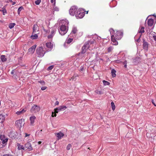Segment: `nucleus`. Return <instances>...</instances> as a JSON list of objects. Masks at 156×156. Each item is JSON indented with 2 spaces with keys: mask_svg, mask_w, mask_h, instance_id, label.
I'll return each instance as SVG.
<instances>
[{
  "mask_svg": "<svg viewBox=\"0 0 156 156\" xmlns=\"http://www.w3.org/2000/svg\"><path fill=\"white\" fill-rule=\"evenodd\" d=\"M61 23L62 24L58 29V31L61 35H63L67 31L69 23L68 20H62L61 21Z\"/></svg>",
  "mask_w": 156,
  "mask_h": 156,
  "instance_id": "1",
  "label": "nucleus"
},
{
  "mask_svg": "<svg viewBox=\"0 0 156 156\" xmlns=\"http://www.w3.org/2000/svg\"><path fill=\"white\" fill-rule=\"evenodd\" d=\"M66 108L67 107L66 106L63 105L61 106L55 108L54 109L55 114L54 115V113L52 112L51 116L52 117H56V113H57L59 112L64 111L66 109Z\"/></svg>",
  "mask_w": 156,
  "mask_h": 156,
  "instance_id": "2",
  "label": "nucleus"
},
{
  "mask_svg": "<svg viewBox=\"0 0 156 156\" xmlns=\"http://www.w3.org/2000/svg\"><path fill=\"white\" fill-rule=\"evenodd\" d=\"M110 34L111 36V40L112 43L114 45H117L118 43L117 41L116 40V38L115 37L114 35L113 34L115 31L112 29H111L109 30Z\"/></svg>",
  "mask_w": 156,
  "mask_h": 156,
  "instance_id": "3",
  "label": "nucleus"
},
{
  "mask_svg": "<svg viewBox=\"0 0 156 156\" xmlns=\"http://www.w3.org/2000/svg\"><path fill=\"white\" fill-rule=\"evenodd\" d=\"M36 52L38 57H42L44 56L45 53L43 48L41 47L37 48L36 50Z\"/></svg>",
  "mask_w": 156,
  "mask_h": 156,
  "instance_id": "4",
  "label": "nucleus"
},
{
  "mask_svg": "<svg viewBox=\"0 0 156 156\" xmlns=\"http://www.w3.org/2000/svg\"><path fill=\"white\" fill-rule=\"evenodd\" d=\"M75 16L77 18H82L84 15V12L82 9H79L77 10Z\"/></svg>",
  "mask_w": 156,
  "mask_h": 156,
  "instance_id": "5",
  "label": "nucleus"
},
{
  "mask_svg": "<svg viewBox=\"0 0 156 156\" xmlns=\"http://www.w3.org/2000/svg\"><path fill=\"white\" fill-rule=\"evenodd\" d=\"M115 36V37L116 39H120L122 36V32L121 31H115L114 33L113 34Z\"/></svg>",
  "mask_w": 156,
  "mask_h": 156,
  "instance_id": "6",
  "label": "nucleus"
},
{
  "mask_svg": "<svg viewBox=\"0 0 156 156\" xmlns=\"http://www.w3.org/2000/svg\"><path fill=\"white\" fill-rule=\"evenodd\" d=\"M15 124L16 126L19 128H21L24 124V120L23 119L17 120L16 121Z\"/></svg>",
  "mask_w": 156,
  "mask_h": 156,
  "instance_id": "7",
  "label": "nucleus"
},
{
  "mask_svg": "<svg viewBox=\"0 0 156 156\" xmlns=\"http://www.w3.org/2000/svg\"><path fill=\"white\" fill-rule=\"evenodd\" d=\"M40 110V107L36 105H34L32 106L30 109V111L33 113H35L38 112Z\"/></svg>",
  "mask_w": 156,
  "mask_h": 156,
  "instance_id": "8",
  "label": "nucleus"
},
{
  "mask_svg": "<svg viewBox=\"0 0 156 156\" xmlns=\"http://www.w3.org/2000/svg\"><path fill=\"white\" fill-rule=\"evenodd\" d=\"M31 140H28L27 142L25 144L24 147L25 150H28V151H31L33 150V148L31 144L29 142Z\"/></svg>",
  "mask_w": 156,
  "mask_h": 156,
  "instance_id": "9",
  "label": "nucleus"
},
{
  "mask_svg": "<svg viewBox=\"0 0 156 156\" xmlns=\"http://www.w3.org/2000/svg\"><path fill=\"white\" fill-rule=\"evenodd\" d=\"M89 43L91 44V42H90V41L86 44H85L82 47L81 53L82 54L85 53L86 52V50L89 48Z\"/></svg>",
  "mask_w": 156,
  "mask_h": 156,
  "instance_id": "10",
  "label": "nucleus"
},
{
  "mask_svg": "<svg viewBox=\"0 0 156 156\" xmlns=\"http://www.w3.org/2000/svg\"><path fill=\"white\" fill-rule=\"evenodd\" d=\"M77 10V8L75 6H73L71 7L69 10V13L72 16H74L76 14V12Z\"/></svg>",
  "mask_w": 156,
  "mask_h": 156,
  "instance_id": "11",
  "label": "nucleus"
},
{
  "mask_svg": "<svg viewBox=\"0 0 156 156\" xmlns=\"http://www.w3.org/2000/svg\"><path fill=\"white\" fill-rule=\"evenodd\" d=\"M36 47L37 45L36 44H35L30 48L28 50L27 54H30L34 53Z\"/></svg>",
  "mask_w": 156,
  "mask_h": 156,
  "instance_id": "12",
  "label": "nucleus"
},
{
  "mask_svg": "<svg viewBox=\"0 0 156 156\" xmlns=\"http://www.w3.org/2000/svg\"><path fill=\"white\" fill-rule=\"evenodd\" d=\"M39 26H38L37 25L35 24L34 25L33 28V34L34 33H36L37 32H38V34H39Z\"/></svg>",
  "mask_w": 156,
  "mask_h": 156,
  "instance_id": "13",
  "label": "nucleus"
},
{
  "mask_svg": "<svg viewBox=\"0 0 156 156\" xmlns=\"http://www.w3.org/2000/svg\"><path fill=\"white\" fill-rule=\"evenodd\" d=\"M55 135L58 138V140H59L63 137L64 134L63 133L60 132L58 133H56Z\"/></svg>",
  "mask_w": 156,
  "mask_h": 156,
  "instance_id": "14",
  "label": "nucleus"
},
{
  "mask_svg": "<svg viewBox=\"0 0 156 156\" xmlns=\"http://www.w3.org/2000/svg\"><path fill=\"white\" fill-rule=\"evenodd\" d=\"M140 61V58L137 56L135 58L133 59V63L134 65H136L139 63Z\"/></svg>",
  "mask_w": 156,
  "mask_h": 156,
  "instance_id": "15",
  "label": "nucleus"
},
{
  "mask_svg": "<svg viewBox=\"0 0 156 156\" xmlns=\"http://www.w3.org/2000/svg\"><path fill=\"white\" fill-rule=\"evenodd\" d=\"M26 111V109H23L21 110H20L19 111H17L16 113V114L18 115H20L21 114H22L24 113Z\"/></svg>",
  "mask_w": 156,
  "mask_h": 156,
  "instance_id": "16",
  "label": "nucleus"
},
{
  "mask_svg": "<svg viewBox=\"0 0 156 156\" xmlns=\"http://www.w3.org/2000/svg\"><path fill=\"white\" fill-rule=\"evenodd\" d=\"M43 22L41 20H39L36 23V24L39 27H43Z\"/></svg>",
  "mask_w": 156,
  "mask_h": 156,
  "instance_id": "17",
  "label": "nucleus"
},
{
  "mask_svg": "<svg viewBox=\"0 0 156 156\" xmlns=\"http://www.w3.org/2000/svg\"><path fill=\"white\" fill-rule=\"evenodd\" d=\"M148 44L145 41H144L143 42V47L144 49L146 51H147L148 50Z\"/></svg>",
  "mask_w": 156,
  "mask_h": 156,
  "instance_id": "18",
  "label": "nucleus"
},
{
  "mask_svg": "<svg viewBox=\"0 0 156 156\" xmlns=\"http://www.w3.org/2000/svg\"><path fill=\"white\" fill-rule=\"evenodd\" d=\"M55 31L56 30L55 29L53 30H51V34L48 36V38H51L55 34Z\"/></svg>",
  "mask_w": 156,
  "mask_h": 156,
  "instance_id": "19",
  "label": "nucleus"
},
{
  "mask_svg": "<svg viewBox=\"0 0 156 156\" xmlns=\"http://www.w3.org/2000/svg\"><path fill=\"white\" fill-rule=\"evenodd\" d=\"M36 117L34 116H32L30 117V124L31 125H33L34 122V120Z\"/></svg>",
  "mask_w": 156,
  "mask_h": 156,
  "instance_id": "20",
  "label": "nucleus"
},
{
  "mask_svg": "<svg viewBox=\"0 0 156 156\" xmlns=\"http://www.w3.org/2000/svg\"><path fill=\"white\" fill-rule=\"evenodd\" d=\"M148 26H152L154 24V20L152 19H149L147 22Z\"/></svg>",
  "mask_w": 156,
  "mask_h": 156,
  "instance_id": "21",
  "label": "nucleus"
},
{
  "mask_svg": "<svg viewBox=\"0 0 156 156\" xmlns=\"http://www.w3.org/2000/svg\"><path fill=\"white\" fill-rule=\"evenodd\" d=\"M17 149L19 150H25V147L23 145H21L20 144H17Z\"/></svg>",
  "mask_w": 156,
  "mask_h": 156,
  "instance_id": "22",
  "label": "nucleus"
},
{
  "mask_svg": "<svg viewBox=\"0 0 156 156\" xmlns=\"http://www.w3.org/2000/svg\"><path fill=\"white\" fill-rule=\"evenodd\" d=\"M5 117L4 115H0V123H2L5 120Z\"/></svg>",
  "mask_w": 156,
  "mask_h": 156,
  "instance_id": "23",
  "label": "nucleus"
},
{
  "mask_svg": "<svg viewBox=\"0 0 156 156\" xmlns=\"http://www.w3.org/2000/svg\"><path fill=\"white\" fill-rule=\"evenodd\" d=\"M0 58L2 62H5L7 60V58H6V56L5 55H1L0 57Z\"/></svg>",
  "mask_w": 156,
  "mask_h": 156,
  "instance_id": "24",
  "label": "nucleus"
},
{
  "mask_svg": "<svg viewBox=\"0 0 156 156\" xmlns=\"http://www.w3.org/2000/svg\"><path fill=\"white\" fill-rule=\"evenodd\" d=\"M38 36L37 34H35L34 35L33 34L30 36V38L32 39H35L38 38Z\"/></svg>",
  "mask_w": 156,
  "mask_h": 156,
  "instance_id": "25",
  "label": "nucleus"
},
{
  "mask_svg": "<svg viewBox=\"0 0 156 156\" xmlns=\"http://www.w3.org/2000/svg\"><path fill=\"white\" fill-rule=\"evenodd\" d=\"M46 45L47 48H51L53 47V44L51 42L47 43L46 44Z\"/></svg>",
  "mask_w": 156,
  "mask_h": 156,
  "instance_id": "26",
  "label": "nucleus"
},
{
  "mask_svg": "<svg viewBox=\"0 0 156 156\" xmlns=\"http://www.w3.org/2000/svg\"><path fill=\"white\" fill-rule=\"evenodd\" d=\"M77 30L76 27L74 26L73 27L72 31V33L73 34H75L77 32Z\"/></svg>",
  "mask_w": 156,
  "mask_h": 156,
  "instance_id": "27",
  "label": "nucleus"
},
{
  "mask_svg": "<svg viewBox=\"0 0 156 156\" xmlns=\"http://www.w3.org/2000/svg\"><path fill=\"white\" fill-rule=\"evenodd\" d=\"M116 71L114 69H112L111 71V73L113 77H115L116 76Z\"/></svg>",
  "mask_w": 156,
  "mask_h": 156,
  "instance_id": "28",
  "label": "nucleus"
},
{
  "mask_svg": "<svg viewBox=\"0 0 156 156\" xmlns=\"http://www.w3.org/2000/svg\"><path fill=\"white\" fill-rule=\"evenodd\" d=\"M139 33L142 34L144 32V28L142 27L139 30Z\"/></svg>",
  "mask_w": 156,
  "mask_h": 156,
  "instance_id": "29",
  "label": "nucleus"
},
{
  "mask_svg": "<svg viewBox=\"0 0 156 156\" xmlns=\"http://www.w3.org/2000/svg\"><path fill=\"white\" fill-rule=\"evenodd\" d=\"M0 11L3 12V14L4 15H5V13H7L6 10L4 8H2V10H0Z\"/></svg>",
  "mask_w": 156,
  "mask_h": 156,
  "instance_id": "30",
  "label": "nucleus"
},
{
  "mask_svg": "<svg viewBox=\"0 0 156 156\" xmlns=\"http://www.w3.org/2000/svg\"><path fill=\"white\" fill-rule=\"evenodd\" d=\"M25 135L24 136V137L25 138L27 137V140H30L29 138H30V134H28L26 133H25Z\"/></svg>",
  "mask_w": 156,
  "mask_h": 156,
  "instance_id": "31",
  "label": "nucleus"
},
{
  "mask_svg": "<svg viewBox=\"0 0 156 156\" xmlns=\"http://www.w3.org/2000/svg\"><path fill=\"white\" fill-rule=\"evenodd\" d=\"M23 9V7L22 6H20L18 8V11H17V12H18V14L19 15L20 14V11L22 10Z\"/></svg>",
  "mask_w": 156,
  "mask_h": 156,
  "instance_id": "32",
  "label": "nucleus"
},
{
  "mask_svg": "<svg viewBox=\"0 0 156 156\" xmlns=\"http://www.w3.org/2000/svg\"><path fill=\"white\" fill-rule=\"evenodd\" d=\"M15 23H11L9 24V27L10 29H12L14 27L15 25Z\"/></svg>",
  "mask_w": 156,
  "mask_h": 156,
  "instance_id": "33",
  "label": "nucleus"
},
{
  "mask_svg": "<svg viewBox=\"0 0 156 156\" xmlns=\"http://www.w3.org/2000/svg\"><path fill=\"white\" fill-rule=\"evenodd\" d=\"M111 105L112 109L114 111L115 109V106L113 102H112L111 103Z\"/></svg>",
  "mask_w": 156,
  "mask_h": 156,
  "instance_id": "34",
  "label": "nucleus"
},
{
  "mask_svg": "<svg viewBox=\"0 0 156 156\" xmlns=\"http://www.w3.org/2000/svg\"><path fill=\"white\" fill-rule=\"evenodd\" d=\"M73 40V39L69 38L66 41V43L67 44H69Z\"/></svg>",
  "mask_w": 156,
  "mask_h": 156,
  "instance_id": "35",
  "label": "nucleus"
},
{
  "mask_svg": "<svg viewBox=\"0 0 156 156\" xmlns=\"http://www.w3.org/2000/svg\"><path fill=\"white\" fill-rule=\"evenodd\" d=\"M103 83L105 85H109L110 84V83L108 82L105 80L103 81Z\"/></svg>",
  "mask_w": 156,
  "mask_h": 156,
  "instance_id": "36",
  "label": "nucleus"
},
{
  "mask_svg": "<svg viewBox=\"0 0 156 156\" xmlns=\"http://www.w3.org/2000/svg\"><path fill=\"white\" fill-rule=\"evenodd\" d=\"M113 48L112 47L110 46V47H109L108 48V52H110L111 51H112L113 50Z\"/></svg>",
  "mask_w": 156,
  "mask_h": 156,
  "instance_id": "37",
  "label": "nucleus"
},
{
  "mask_svg": "<svg viewBox=\"0 0 156 156\" xmlns=\"http://www.w3.org/2000/svg\"><path fill=\"white\" fill-rule=\"evenodd\" d=\"M8 139L5 138L4 140L2 141V143L3 144H5L8 141Z\"/></svg>",
  "mask_w": 156,
  "mask_h": 156,
  "instance_id": "38",
  "label": "nucleus"
},
{
  "mask_svg": "<svg viewBox=\"0 0 156 156\" xmlns=\"http://www.w3.org/2000/svg\"><path fill=\"white\" fill-rule=\"evenodd\" d=\"M41 0H37L35 1V4L37 5H38L40 4V3L41 2Z\"/></svg>",
  "mask_w": 156,
  "mask_h": 156,
  "instance_id": "39",
  "label": "nucleus"
},
{
  "mask_svg": "<svg viewBox=\"0 0 156 156\" xmlns=\"http://www.w3.org/2000/svg\"><path fill=\"white\" fill-rule=\"evenodd\" d=\"M0 138L1 140L2 141L3 140H4L5 138L4 135H1L0 136Z\"/></svg>",
  "mask_w": 156,
  "mask_h": 156,
  "instance_id": "40",
  "label": "nucleus"
},
{
  "mask_svg": "<svg viewBox=\"0 0 156 156\" xmlns=\"http://www.w3.org/2000/svg\"><path fill=\"white\" fill-rule=\"evenodd\" d=\"M71 147V145L70 144H69L66 147V149L68 150H69L70 149Z\"/></svg>",
  "mask_w": 156,
  "mask_h": 156,
  "instance_id": "41",
  "label": "nucleus"
},
{
  "mask_svg": "<svg viewBox=\"0 0 156 156\" xmlns=\"http://www.w3.org/2000/svg\"><path fill=\"white\" fill-rule=\"evenodd\" d=\"M53 9L54 11H58L59 10V9L58 7H55V5H54Z\"/></svg>",
  "mask_w": 156,
  "mask_h": 156,
  "instance_id": "42",
  "label": "nucleus"
},
{
  "mask_svg": "<svg viewBox=\"0 0 156 156\" xmlns=\"http://www.w3.org/2000/svg\"><path fill=\"white\" fill-rule=\"evenodd\" d=\"M38 82L40 83L42 85H44L45 84V82L41 80L38 81Z\"/></svg>",
  "mask_w": 156,
  "mask_h": 156,
  "instance_id": "43",
  "label": "nucleus"
},
{
  "mask_svg": "<svg viewBox=\"0 0 156 156\" xmlns=\"http://www.w3.org/2000/svg\"><path fill=\"white\" fill-rule=\"evenodd\" d=\"M54 66H51L48 67L47 68L48 70H49L52 69L53 68Z\"/></svg>",
  "mask_w": 156,
  "mask_h": 156,
  "instance_id": "44",
  "label": "nucleus"
},
{
  "mask_svg": "<svg viewBox=\"0 0 156 156\" xmlns=\"http://www.w3.org/2000/svg\"><path fill=\"white\" fill-rule=\"evenodd\" d=\"M123 64L124 65V67L125 68H126L127 67V61H126L125 60L123 62Z\"/></svg>",
  "mask_w": 156,
  "mask_h": 156,
  "instance_id": "45",
  "label": "nucleus"
},
{
  "mask_svg": "<svg viewBox=\"0 0 156 156\" xmlns=\"http://www.w3.org/2000/svg\"><path fill=\"white\" fill-rule=\"evenodd\" d=\"M76 77V76L74 75L72 77H71V79H70V80H75L76 79L75 78V77Z\"/></svg>",
  "mask_w": 156,
  "mask_h": 156,
  "instance_id": "46",
  "label": "nucleus"
},
{
  "mask_svg": "<svg viewBox=\"0 0 156 156\" xmlns=\"http://www.w3.org/2000/svg\"><path fill=\"white\" fill-rule=\"evenodd\" d=\"M47 88V87L45 86L43 87H41V90H44L46 89Z\"/></svg>",
  "mask_w": 156,
  "mask_h": 156,
  "instance_id": "47",
  "label": "nucleus"
},
{
  "mask_svg": "<svg viewBox=\"0 0 156 156\" xmlns=\"http://www.w3.org/2000/svg\"><path fill=\"white\" fill-rule=\"evenodd\" d=\"M51 3H54V5H55V0H51Z\"/></svg>",
  "mask_w": 156,
  "mask_h": 156,
  "instance_id": "48",
  "label": "nucleus"
},
{
  "mask_svg": "<svg viewBox=\"0 0 156 156\" xmlns=\"http://www.w3.org/2000/svg\"><path fill=\"white\" fill-rule=\"evenodd\" d=\"M96 93H97L98 94H102V93L101 92V91H97L96 92Z\"/></svg>",
  "mask_w": 156,
  "mask_h": 156,
  "instance_id": "49",
  "label": "nucleus"
},
{
  "mask_svg": "<svg viewBox=\"0 0 156 156\" xmlns=\"http://www.w3.org/2000/svg\"><path fill=\"white\" fill-rule=\"evenodd\" d=\"M153 38L154 40L156 41V36L155 35L153 36Z\"/></svg>",
  "mask_w": 156,
  "mask_h": 156,
  "instance_id": "50",
  "label": "nucleus"
},
{
  "mask_svg": "<svg viewBox=\"0 0 156 156\" xmlns=\"http://www.w3.org/2000/svg\"><path fill=\"white\" fill-rule=\"evenodd\" d=\"M152 103L153 104V105L155 106H156V105L154 103V101L153 100H152Z\"/></svg>",
  "mask_w": 156,
  "mask_h": 156,
  "instance_id": "51",
  "label": "nucleus"
},
{
  "mask_svg": "<svg viewBox=\"0 0 156 156\" xmlns=\"http://www.w3.org/2000/svg\"><path fill=\"white\" fill-rule=\"evenodd\" d=\"M59 104V102L58 101H56L55 102V105H58Z\"/></svg>",
  "mask_w": 156,
  "mask_h": 156,
  "instance_id": "52",
  "label": "nucleus"
},
{
  "mask_svg": "<svg viewBox=\"0 0 156 156\" xmlns=\"http://www.w3.org/2000/svg\"><path fill=\"white\" fill-rule=\"evenodd\" d=\"M3 156H12L11 155H9V154H5L3 155Z\"/></svg>",
  "mask_w": 156,
  "mask_h": 156,
  "instance_id": "53",
  "label": "nucleus"
},
{
  "mask_svg": "<svg viewBox=\"0 0 156 156\" xmlns=\"http://www.w3.org/2000/svg\"><path fill=\"white\" fill-rule=\"evenodd\" d=\"M41 143H42V142L41 141H39L38 142V143L39 144H41Z\"/></svg>",
  "mask_w": 156,
  "mask_h": 156,
  "instance_id": "54",
  "label": "nucleus"
},
{
  "mask_svg": "<svg viewBox=\"0 0 156 156\" xmlns=\"http://www.w3.org/2000/svg\"><path fill=\"white\" fill-rule=\"evenodd\" d=\"M16 3L15 2H13L12 3V5H14Z\"/></svg>",
  "mask_w": 156,
  "mask_h": 156,
  "instance_id": "55",
  "label": "nucleus"
},
{
  "mask_svg": "<svg viewBox=\"0 0 156 156\" xmlns=\"http://www.w3.org/2000/svg\"><path fill=\"white\" fill-rule=\"evenodd\" d=\"M140 38H138V39L137 40V41L138 42H139V41H140Z\"/></svg>",
  "mask_w": 156,
  "mask_h": 156,
  "instance_id": "56",
  "label": "nucleus"
},
{
  "mask_svg": "<svg viewBox=\"0 0 156 156\" xmlns=\"http://www.w3.org/2000/svg\"><path fill=\"white\" fill-rule=\"evenodd\" d=\"M83 68H82L81 69V70H83Z\"/></svg>",
  "mask_w": 156,
  "mask_h": 156,
  "instance_id": "57",
  "label": "nucleus"
},
{
  "mask_svg": "<svg viewBox=\"0 0 156 156\" xmlns=\"http://www.w3.org/2000/svg\"><path fill=\"white\" fill-rule=\"evenodd\" d=\"M149 134V133H147V134H146V136H147V135L148 134Z\"/></svg>",
  "mask_w": 156,
  "mask_h": 156,
  "instance_id": "58",
  "label": "nucleus"
},
{
  "mask_svg": "<svg viewBox=\"0 0 156 156\" xmlns=\"http://www.w3.org/2000/svg\"><path fill=\"white\" fill-rule=\"evenodd\" d=\"M88 149H89V150H90V147H88Z\"/></svg>",
  "mask_w": 156,
  "mask_h": 156,
  "instance_id": "59",
  "label": "nucleus"
},
{
  "mask_svg": "<svg viewBox=\"0 0 156 156\" xmlns=\"http://www.w3.org/2000/svg\"><path fill=\"white\" fill-rule=\"evenodd\" d=\"M25 66V65H23V66Z\"/></svg>",
  "mask_w": 156,
  "mask_h": 156,
  "instance_id": "60",
  "label": "nucleus"
},
{
  "mask_svg": "<svg viewBox=\"0 0 156 156\" xmlns=\"http://www.w3.org/2000/svg\"><path fill=\"white\" fill-rule=\"evenodd\" d=\"M42 131V129L40 131L41 132Z\"/></svg>",
  "mask_w": 156,
  "mask_h": 156,
  "instance_id": "61",
  "label": "nucleus"
},
{
  "mask_svg": "<svg viewBox=\"0 0 156 156\" xmlns=\"http://www.w3.org/2000/svg\"><path fill=\"white\" fill-rule=\"evenodd\" d=\"M88 13V12H87V14Z\"/></svg>",
  "mask_w": 156,
  "mask_h": 156,
  "instance_id": "62",
  "label": "nucleus"
}]
</instances>
